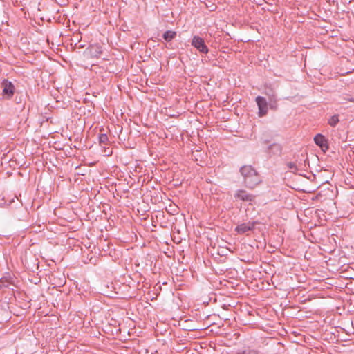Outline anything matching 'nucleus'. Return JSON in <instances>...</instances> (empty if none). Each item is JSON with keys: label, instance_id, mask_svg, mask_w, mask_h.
<instances>
[{"label": "nucleus", "instance_id": "4468645a", "mask_svg": "<svg viewBox=\"0 0 354 354\" xmlns=\"http://www.w3.org/2000/svg\"><path fill=\"white\" fill-rule=\"evenodd\" d=\"M287 167L292 170L293 172H296L297 171V165L295 163L290 162L287 163Z\"/></svg>", "mask_w": 354, "mask_h": 354}, {"label": "nucleus", "instance_id": "ddd939ff", "mask_svg": "<svg viewBox=\"0 0 354 354\" xmlns=\"http://www.w3.org/2000/svg\"><path fill=\"white\" fill-rule=\"evenodd\" d=\"M98 139L100 144H106L108 142V136L105 133L100 134Z\"/></svg>", "mask_w": 354, "mask_h": 354}, {"label": "nucleus", "instance_id": "39448f33", "mask_svg": "<svg viewBox=\"0 0 354 354\" xmlns=\"http://www.w3.org/2000/svg\"><path fill=\"white\" fill-rule=\"evenodd\" d=\"M234 198H238L244 202L251 203L254 200V196L248 193L246 191L243 189H239L236 191L234 194Z\"/></svg>", "mask_w": 354, "mask_h": 354}, {"label": "nucleus", "instance_id": "423d86ee", "mask_svg": "<svg viewBox=\"0 0 354 354\" xmlns=\"http://www.w3.org/2000/svg\"><path fill=\"white\" fill-rule=\"evenodd\" d=\"M256 225L255 222H248L240 224L236 226L235 230L239 234H244L252 230Z\"/></svg>", "mask_w": 354, "mask_h": 354}, {"label": "nucleus", "instance_id": "2eb2a0df", "mask_svg": "<svg viewBox=\"0 0 354 354\" xmlns=\"http://www.w3.org/2000/svg\"><path fill=\"white\" fill-rule=\"evenodd\" d=\"M243 354H258V353L256 351L251 350V351H248L247 352H244Z\"/></svg>", "mask_w": 354, "mask_h": 354}, {"label": "nucleus", "instance_id": "f03ea898", "mask_svg": "<svg viewBox=\"0 0 354 354\" xmlns=\"http://www.w3.org/2000/svg\"><path fill=\"white\" fill-rule=\"evenodd\" d=\"M2 95L4 99L10 100L12 97L15 92V85L8 80H3L1 82Z\"/></svg>", "mask_w": 354, "mask_h": 354}, {"label": "nucleus", "instance_id": "20e7f679", "mask_svg": "<svg viewBox=\"0 0 354 354\" xmlns=\"http://www.w3.org/2000/svg\"><path fill=\"white\" fill-rule=\"evenodd\" d=\"M255 101L258 106L259 116L263 117L266 115L268 111V103L267 102L266 98L261 96H257L255 99Z\"/></svg>", "mask_w": 354, "mask_h": 354}, {"label": "nucleus", "instance_id": "9d476101", "mask_svg": "<svg viewBox=\"0 0 354 354\" xmlns=\"http://www.w3.org/2000/svg\"><path fill=\"white\" fill-rule=\"evenodd\" d=\"M91 53L92 56L99 57L102 53L101 47L99 46H94L91 48Z\"/></svg>", "mask_w": 354, "mask_h": 354}, {"label": "nucleus", "instance_id": "9b49d317", "mask_svg": "<svg viewBox=\"0 0 354 354\" xmlns=\"http://www.w3.org/2000/svg\"><path fill=\"white\" fill-rule=\"evenodd\" d=\"M268 150L269 151H272L274 153H278L281 152V147L280 145L277 143H273L268 147Z\"/></svg>", "mask_w": 354, "mask_h": 354}, {"label": "nucleus", "instance_id": "6e6552de", "mask_svg": "<svg viewBox=\"0 0 354 354\" xmlns=\"http://www.w3.org/2000/svg\"><path fill=\"white\" fill-rule=\"evenodd\" d=\"M176 36V32L175 31H172V30H167L164 34H163V39L166 41H171L173 39H174Z\"/></svg>", "mask_w": 354, "mask_h": 354}, {"label": "nucleus", "instance_id": "f8f14e48", "mask_svg": "<svg viewBox=\"0 0 354 354\" xmlns=\"http://www.w3.org/2000/svg\"><path fill=\"white\" fill-rule=\"evenodd\" d=\"M339 120L338 115H334L328 119V123L330 126L334 127L337 125V124L339 122Z\"/></svg>", "mask_w": 354, "mask_h": 354}, {"label": "nucleus", "instance_id": "0eeeda50", "mask_svg": "<svg viewBox=\"0 0 354 354\" xmlns=\"http://www.w3.org/2000/svg\"><path fill=\"white\" fill-rule=\"evenodd\" d=\"M314 141L324 151L328 149V140L323 135L317 134L314 138Z\"/></svg>", "mask_w": 354, "mask_h": 354}, {"label": "nucleus", "instance_id": "7ed1b4c3", "mask_svg": "<svg viewBox=\"0 0 354 354\" xmlns=\"http://www.w3.org/2000/svg\"><path fill=\"white\" fill-rule=\"evenodd\" d=\"M192 45L197 49L201 53L207 54L209 52V48L205 43L203 38L198 35H194L192 39Z\"/></svg>", "mask_w": 354, "mask_h": 354}, {"label": "nucleus", "instance_id": "1a4fd4ad", "mask_svg": "<svg viewBox=\"0 0 354 354\" xmlns=\"http://www.w3.org/2000/svg\"><path fill=\"white\" fill-rule=\"evenodd\" d=\"M269 106L272 109H277V95L273 93L269 96Z\"/></svg>", "mask_w": 354, "mask_h": 354}, {"label": "nucleus", "instance_id": "f257e3e1", "mask_svg": "<svg viewBox=\"0 0 354 354\" xmlns=\"http://www.w3.org/2000/svg\"><path fill=\"white\" fill-rule=\"evenodd\" d=\"M240 172L243 177L244 183L247 187L253 189L261 183L259 174L252 166H243L240 169Z\"/></svg>", "mask_w": 354, "mask_h": 354}]
</instances>
